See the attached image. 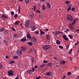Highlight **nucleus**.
Returning a JSON list of instances; mask_svg holds the SVG:
<instances>
[{"mask_svg":"<svg viewBox=\"0 0 79 79\" xmlns=\"http://www.w3.org/2000/svg\"><path fill=\"white\" fill-rule=\"evenodd\" d=\"M41 77V76H39L37 78H36L35 79H39Z\"/></svg>","mask_w":79,"mask_h":79,"instance_id":"obj_48","label":"nucleus"},{"mask_svg":"<svg viewBox=\"0 0 79 79\" xmlns=\"http://www.w3.org/2000/svg\"><path fill=\"white\" fill-rule=\"evenodd\" d=\"M8 31H6V30H5L4 31V34H8Z\"/></svg>","mask_w":79,"mask_h":79,"instance_id":"obj_22","label":"nucleus"},{"mask_svg":"<svg viewBox=\"0 0 79 79\" xmlns=\"http://www.w3.org/2000/svg\"><path fill=\"white\" fill-rule=\"evenodd\" d=\"M37 41V38L36 37H32L31 38V41L33 43H36Z\"/></svg>","mask_w":79,"mask_h":79,"instance_id":"obj_3","label":"nucleus"},{"mask_svg":"<svg viewBox=\"0 0 79 79\" xmlns=\"http://www.w3.org/2000/svg\"><path fill=\"white\" fill-rule=\"evenodd\" d=\"M59 48L60 49H63V47L61 45H59Z\"/></svg>","mask_w":79,"mask_h":79,"instance_id":"obj_29","label":"nucleus"},{"mask_svg":"<svg viewBox=\"0 0 79 79\" xmlns=\"http://www.w3.org/2000/svg\"><path fill=\"white\" fill-rule=\"evenodd\" d=\"M67 18L69 21H72L73 20V17L71 15H67Z\"/></svg>","mask_w":79,"mask_h":79,"instance_id":"obj_5","label":"nucleus"},{"mask_svg":"<svg viewBox=\"0 0 79 79\" xmlns=\"http://www.w3.org/2000/svg\"><path fill=\"white\" fill-rule=\"evenodd\" d=\"M30 46H31L33 44L31 42H28L27 43Z\"/></svg>","mask_w":79,"mask_h":79,"instance_id":"obj_19","label":"nucleus"},{"mask_svg":"<svg viewBox=\"0 0 79 79\" xmlns=\"http://www.w3.org/2000/svg\"><path fill=\"white\" fill-rule=\"evenodd\" d=\"M47 5L48 8H51V6L50 5V3H47Z\"/></svg>","mask_w":79,"mask_h":79,"instance_id":"obj_17","label":"nucleus"},{"mask_svg":"<svg viewBox=\"0 0 79 79\" xmlns=\"http://www.w3.org/2000/svg\"><path fill=\"white\" fill-rule=\"evenodd\" d=\"M65 77H66V76H63V79H64V78H65Z\"/></svg>","mask_w":79,"mask_h":79,"instance_id":"obj_62","label":"nucleus"},{"mask_svg":"<svg viewBox=\"0 0 79 79\" xmlns=\"http://www.w3.org/2000/svg\"><path fill=\"white\" fill-rule=\"evenodd\" d=\"M45 66L44 64H42L40 66V67H43V66Z\"/></svg>","mask_w":79,"mask_h":79,"instance_id":"obj_52","label":"nucleus"},{"mask_svg":"<svg viewBox=\"0 0 79 79\" xmlns=\"http://www.w3.org/2000/svg\"><path fill=\"white\" fill-rule=\"evenodd\" d=\"M63 38L65 40H69V39L68 38H67V37L66 35H64L63 36Z\"/></svg>","mask_w":79,"mask_h":79,"instance_id":"obj_10","label":"nucleus"},{"mask_svg":"<svg viewBox=\"0 0 79 79\" xmlns=\"http://www.w3.org/2000/svg\"><path fill=\"white\" fill-rule=\"evenodd\" d=\"M26 40H27L26 39L24 38H23L21 40L22 42H25V41H26Z\"/></svg>","mask_w":79,"mask_h":79,"instance_id":"obj_16","label":"nucleus"},{"mask_svg":"<svg viewBox=\"0 0 79 79\" xmlns=\"http://www.w3.org/2000/svg\"><path fill=\"white\" fill-rule=\"evenodd\" d=\"M25 26L26 27H27L30 26V23H29V20H28L25 22Z\"/></svg>","mask_w":79,"mask_h":79,"instance_id":"obj_4","label":"nucleus"},{"mask_svg":"<svg viewBox=\"0 0 79 79\" xmlns=\"http://www.w3.org/2000/svg\"><path fill=\"white\" fill-rule=\"evenodd\" d=\"M46 38L48 40H50V36L48 34L46 35Z\"/></svg>","mask_w":79,"mask_h":79,"instance_id":"obj_15","label":"nucleus"},{"mask_svg":"<svg viewBox=\"0 0 79 79\" xmlns=\"http://www.w3.org/2000/svg\"><path fill=\"white\" fill-rule=\"evenodd\" d=\"M46 8V7H45V5H43L41 6V10H45Z\"/></svg>","mask_w":79,"mask_h":79,"instance_id":"obj_13","label":"nucleus"},{"mask_svg":"<svg viewBox=\"0 0 79 79\" xmlns=\"http://www.w3.org/2000/svg\"><path fill=\"white\" fill-rule=\"evenodd\" d=\"M11 15L12 16H14V15L15 14V13H14V12L12 11L11 13Z\"/></svg>","mask_w":79,"mask_h":79,"instance_id":"obj_34","label":"nucleus"},{"mask_svg":"<svg viewBox=\"0 0 79 79\" xmlns=\"http://www.w3.org/2000/svg\"><path fill=\"white\" fill-rule=\"evenodd\" d=\"M31 24H34V22L32 21H31Z\"/></svg>","mask_w":79,"mask_h":79,"instance_id":"obj_59","label":"nucleus"},{"mask_svg":"<svg viewBox=\"0 0 79 79\" xmlns=\"http://www.w3.org/2000/svg\"><path fill=\"white\" fill-rule=\"evenodd\" d=\"M27 38H29V39H30L31 38V35H30V34H28V35H27Z\"/></svg>","mask_w":79,"mask_h":79,"instance_id":"obj_31","label":"nucleus"},{"mask_svg":"<svg viewBox=\"0 0 79 79\" xmlns=\"http://www.w3.org/2000/svg\"><path fill=\"white\" fill-rule=\"evenodd\" d=\"M34 69H35L34 68V67H33L31 69V71L34 72V71H35Z\"/></svg>","mask_w":79,"mask_h":79,"instance_id":"obj_39","label":"nucleus"},{"mask_svg":"<svg viewBox=\"0 0 79 79\" xmlns=\"http://www.w3.org/2000/svg\"><path fill=\"white\" fill-rule=\"evenodd\" d=\"M31 30L32 31H34V30H35V27H32Z\"/></svg>","mask_w":79,"mask_h":79,"instance_id":"obj_28","label":"nucleus"},{"mask_svg":"<svg viewBox=\"0 0 79 79\" xmlns=\"http://www.w3.org/2000/svg\"><path fill=\"white\" fill-rule=\"evenodd\" d=\"M40 35H42L45 34V32H44L43 31H42L41 30H40Z\"/></svg>","mask_w":79,"mask_h":79,"instance_id":"obj_21","label":"nucleus"},{"mask_svg":"<svg viewBox=\"0 0 79 79\" xmlns=\"http://www.w3.org/2000/svg\"><path fill=\"white\" fill-rule=\"evenodd\" d=\"M12 30H13V31H16V30H15V29L14 27H12Z\"/></svg>","mask_w":79,"mask_h":79,"instance_id":"obj_49","label":"nucleus"},{"mask_svg":"<svg viewBox=\"0 0 79 79\" xmlns=\"http://www.w3.org/2000/svg\"><path fill=\"white\" fill-rule=\"evenodd\" d=\"M31 73V70L27 71V73H28V74H30Z\"/></svg>","mask_w":79,"mask_h":79,"instance_id":"obj_36","label":"nucleus"},{"mask_svg":"<svg viewBox=\"0 0 79 79\" xmlns=\"http://www.w3.org/2000/svg\"><path fill=\"white\" fill-rule=\"evenodd\" d=\"M74 10H75V8H74V7H73L72 9V11H74Z\"/></svg>","mask_w":79,"mask_h":79,"instance_id":"obj_46","label":"nucleus"},{"mask_svg":"<svg viewBox=\"0 0 79 79\" xmlns=\"http://www.w3.org/2000/svg\"><path fill=\"white\" fill-rule=\"evenodd\" d=\"M43 62L44 63H48V61L44 60Z\"/></svg>","mask_w":79,"mask_h":79,"instance_id":"obj_37","label":"nucleus"},{"mask_svg":"<svg viewBox=\"0 0 79 79\" xmlns=\"http://www.w3.org/2000/svg\"><path fill=\"white\" fill-rule=\"evenodd\" d=\"M14 17L15 18H16L17 17H18V15L17 14H15L14 15Z\"/></svg>","mask_w":79,"mask_h":79,"instance_id":"obj_43","label":"nucleus"},{"mask_svg":"<svg viewBox=\"0 0 79 79\" xmlns=\"http://www.w3.org/2000/svg\"><path fill=\"white\" fill-rule=\"evenodd\" d=\"M47 74L48 75V76H50V75L52 74V73H51V72H48L47 73Z\"/></svg>","mask_w":79,"mask_h":79,"instance_id":"obj_24","label":"nucleus"},{"mask_svg":"<svg viewBox=\"0 0 79 79\" xmlns=\"http://www.w3.org/2000/svg\"><path fill=\"white\" fill-rule=\"evenodd\" d=\"M3 68L2 64H0V69H2Z\"/></svg>","mask_w":79,"mask_h":79,"instance_id":"obj_38","label":"nucleus"},{"mask_svg":"<svg viewBox=\"0 0 79 79\" xmlns=\"http://www.w3.org/2000/svg\"><path fill=\"white\" fill-rule=\"evenodd\" d=\"M69 28H70V31H74V29H75V27H74V26L73 25H72V24H70L69 26Z\"/></svg>","mask_w":79,"mask_h":79,"instance_id":"obj_2","label":"nucleus"},{"mask_svg":"<svg viewBox=\"0 0 79 79\" xmlns=\"http://www.w3.org/2000/svg\"><path fill=\"white\" fill-rule=\"evenodd\" d=\"M8 75L9 76H12L14 74L13 73V71L12 70H10L8 72Z\"/></svg>","mask_w":79,"mask_h":79,"instance_id":"obj_6","label":"nucleus"},{"mask_svg":"<svg viewBox=\"0 0 79 79\" xmlns=\"http://www.w3.org/2000/svg\"><path fill=\"white\" fill-rule=\"evenodd\" d=\"M5 28H2L0 29V32H2V31H5Z\"/></svg>","mask_w":79,"mask_h":79,"instance_id":"obj_26","label":"nucleus"},{"mask_svg":"<svg viewBox=\"0 0 79 79\" xmlns=\"http://www.w3.org/2000/svg\"><path fill=\"white\" fill-rule=\"evenodd\" d=\"M8 18V15L3 14L1 16V18H2V19H3V18H4L5 19H6V18Z\"/></svg>","mask_w":79,"mask_h":79,"instance_id":"obj_8","label":"nucleus"},{"mask_svg":"<svg viewBox=\"0 0 79 79\" xmlns=\"http://www.w3.org/2000/svg\"><path fill=\"white\" fill-rule=\"evenodd\" d=\"M76 32H79V29H77L76 30Z\"/></svg>","mask_w":79,"mask_h":79,"instance_id":"obj_56","label":"nucleus"},{"mask_svg":"<svg viewBox=\"0 0 79 79\" xmlns=\"http://www.w3.org/2000/svg\"><path fill=\"white\" fill-rule=\"evenodd\" d=\"M25 3H29V0H24Z\"/></svg>","mask_w":79,"mask_h":79,"instance_id":"obj_23","label":"nucleus"},{"mask_svg":"<svg viewBox=\"0 0 79 79\" xmlns=\"http://www.w3.org/2000/svg\"><path fill=\"white\" fill-rule=\"evenodd\" d=\"M31 62L32 63H34V59H31Z\"/></svg>","mask_w":79,"mask_h":79,"instance_id":"obj_54","label":"nucleus"},{"mask_svg":"<svg viewBox=\"0 0 79 79\" xmlns=\"http://www.w3.org/2000/svg\"><path fill=\"white\" fill-rule=\"evenodd\" d=\"M73 50L72 49H71L70 51L69 52V54H71V52H72V50Z\"/></svg>","mask_w":79,"mask_h":79,"instance_id":"obj_35","label":"nucleus"},{"mask_svg":"<svg viewBox=\"0 0 79 79\" xmlns=\"http://www.w3.org/2000/svg\"><path fill=\"white\" fill-rule=\"evenodd\" d=\"M76 19L73 20L72 21V23L71 24L72 25L73 24H76Z\"/></svg>","mask_w":79,"mask_h":79,"instance_id":"obj_11","label":"nucleus"},{"mask_svg":"<svg viewBox=\"0 0 79 79\" xmlns=\"http://www.w3.org/2000/svg\"><path fill=\"white\" fill-rule=\"evenodd\" d=\"M33 7L34 8V10H35L36 9V7H35V6H33Z\"/></svg>","mask_w":79,"mask_h":79,"instance_id":"obj_50","label":"nucleus"},{"mask_svg":"<svg viewBox=\"0 0 79 79\" xmlns=\"http://www.w3.org/2000/svg\"><path fill=\"white\" fill-rule=\"evenodd\" d=\"M56 44H57V45H60V44H61V42H60V41L58 40H57L56 41Z\"/></svg>","mask_w":79,"mask_h":79,"instance_id":"obj_14","label":"nucleus"},{"mask_svg":"<svg viewBox=\"0 0 79 79\" xmlns=\"http://www.w3.org/2000/svg\"><path fill=\"white\" fill-rule=\"evenodd\" d=\"M36 11L37 13H40V11H39V10H37Z\"/></svg>","mask_w":79,"mask_h":79,"instance_id":"obj_57","label":"nucleus"},{"mask_svg":"<svg viewBox=\"0 0 79 79\" xmlns=\"http://www.w3.org/2000/svg\"><path fill=\"white\" fill-rule=\"evenodd\" d=\"M69 1H67L65 2V4H69Z\"/></svg>","mask_w":79,"mask_h":79,"instance_id":"obj_44","label":"nucleus"},{"mask_svg":"<svg viewBox=\"0 0 79 79\" xmlns=\"http://www.w3.org/2000/svg\"><path fill=\"white\" fill-rule=\"evenodd\" d=\"M6 59H8V56H6Z\"/></svg>","mask_w":79,"mask_h":79,"instance_id":"obj_55","label":"nucleus"},{"mask_svg":"<svg viewBox=\"0 0 79 79\" xmlns=\"http://www.w3.org/2000/svg\"><path fill=\"white\" fill-rule=\"evenodd\" d=\"M14 37L15 38H16V37H18V34H17L16 33L14 35Z\"/></svg>","mask_w":79,"mask_h":79,"instance_id":"obj_25","label":"nucleus"},{"mask_svg":"<svg viewBox=\"0 0 79 79\" xmlns=\"http://www.w3.org/2000/svg\"><path fill=\"white\" fill-rule=\"evenodd\" d=\"M69 60H72V58H71V57H69Z\"/></svg>","mask_w":79,"mask_h":79,"instance_id":"obj_60","label":"nucleus"},{"mask_svg":"<svg viewBox=\"0 0 79 79\" xmlns=\"http://www.w3.org/2000/svg\"><path fill=\"white\" fill-rule=\"evenodd\" d=\"M22 54V52L21 50H18L17 51V54L18 56H21Z\"/></svg>","mask_w":79,"mask_h":79,"instance_id":"obj_7","label":"nucleus"},{"mask_svg":"<svg viewBox=\"0 0 79 79\" xmlns=\"http://www.w3.org/2000/svg\"><path fill=\"white\" fill-rule=\"evenodd\" d=\"M45 0H40V1L41 2H44V1H45Z\"/></svg>","mask_w":79,"mask_h":79,"instance_id":"obj_61","label":"nucleus"},{"mask_svg":"<svg viewBox=\"0 0 79 79\" xmlns=\"http://www.w3.org/2000/svg\"><path fill=\"white\" fill-rule=\"evenodd\" d=\"M19 23V21H17L15 22V25H17V24H18Z\"/></svg>","mask_w":79,"mask_h":79,"instance_id":"obj_20","label":"nucleus"},{"mask_svg":"<svg viewBox=\"0 0 79 79\" xmlns=\"http://www.w3.org/2000/svg\"><path fill=\"white\" fill-rule=\"evenodd\" d=\"M14 58L15 59L18 58V56H14Z\"/></svg>","mask_w":79,"mask_h":79,"instance_id":"obj_40","label":"nucleus"},{"mask_svg":"<svg viewBox=\"0 0 79 79\" xmlns=\"http://www.w3.org/2000/svg\"><path fill=\"white\" fill-rule=\"evenodd\" d=\"M15 79H19V77H17L15 78Z\"/></svg>","mask_w":79,"mask_h":79,"instance_id":"obj_64","label":"nucleus"},{"mask_svg":"<svg viewBox=\"0 0 79 79\" xmlns=\"http://www.w3.org/2000/svg\"><path fill=\"white\" fill-rule=\"evenodd\" d=\"M78 44L79 42L78 41H77V43L75 44V45H77V44Z\"/></svg>","mask_w":79,"mask_h":79,"instance_id":"obj_51","label":"nucleus"},{"mask_svg":"<svg viewBox=\"0 0 79 79\" xmlns=\"http://www.w3.org/2000/svg\"><path fill=\"white\" fill-rule=\"evenodd\" d=\"M71 73L70 72H69L68 73V75H69V76H70V75H71Z\"/></svg>","mask_w":79,"mask_h":79,"instance_id":"obj_47","label":"nucleus"},{"mask_svg":"<svg viewBox=\"0 0 79 79\" xmlns=\"http://www.w3.org/2000/svg\"><path fill=\"white\" fill-rule=\"evenodd\" d=\"M35 34H39V31H37L35 32Z\"/></svg>","mask_w":79,"mask_h":79,"instance_id":"obj_53","label":"nucleus"},{"mask_svg":"<svg viewBox=\"0 0 79 79\" xmlns=\"http://www.w3.org/2000/svg\"><path fill=\"white\" fill-rule=\"evenodd\" d=\"M19 13H20V6H18Z\"/></svg>","mask_w":79,"mask_h":79,"instance_id":"obj_42","label":"nucleus"},{"mask_svg":"<svg viewBox=\"0 0 79 79\" xmlns=\"http://www.w3.org/2000/svg\"><path fill=\"white\" fill-rule=\"evenodd\" d=\"M52 48L51 45L49 44H47L44 45L43 47V49L44 50H49Z\"/></svg>","mask_w":79,"mask_h":79,"instance_id":"obj_1","label":"nucleus"},{"mask_svg":"<svg viewBox=\"0 0 79 79\" xmlns=\"http://www.w3.org/2000/svg\"><path fill=\"white\" fill-rule=\"evenodd\" d=\"M15 61L14 60H11L10 61V63L11 64H13V63H14Z\"/></svg>","mask_w":79,"mask_h":79,"instance_id":"obj_30","label":"nucleus"},{"mask_svg":"<svg viewBox=\"0 0 79 79\" xmlns=\"http://www.w3.org/2000/svg\"><path fill=\"white\" fill-rule=\"evenodd\" d=\"M6 41L4 40V44H6Z\"/></svg>","mask_w":79,"mask_h":79,"instance_id":"obj_63","label":"nucleus"},{"mask_svg":"<svg viewBox=\"0 0 79 79\" xmlns=\"http://www.w3.org/2000/svg\"><path fill=\"white\" fill-rule=\"evenodd\" d=\"M71 7L70 6L67 10V11H69V10H71Z\"/></svg>","mask_w":79,"mask_h":79,"instance_id":"obj_32","label":"nucleus"},{"mask_svg":"<svg viewBox=\"0 0 79 79\" xmlns=\"http://www.w3.org/2000/svg\"><path fill=\"white\" fill-rule=\"evenodd\" d=\"M21 51L23 52H26V48H24V47H22L21 48Z\"/></svg>","mask_w":79,"mask_h":79,"instance_id":"obj_9","label":"nucleus"},{"mask_svg":"<svg viewBox=\"0 0 79 79\" xmlns=\"http://www.w3.org/2000/svg\"><path fill=\"white\" fill-rule=\"evenodd\" d=\"M69 37L71 39H73V37L71 35H69Z\"/></svg>","mask_w":79,"mask_h":79,"instance_id":"obj_27","label":"nucleus"},{"mask_svg":"<svg viewBox=\"0 0 79 79\" xmlns=\"http://www.w3.org/2000/svg\"><path fill=\"white\" fill-rule=\"evenodd\" d=\"M62 30H65L66 29V27H62Z\"/></svg>","mask_w":79,"mask_h":79,"instance_id":"obj_41","label":"nucleus"},{"mask_svg":"<svg viewBox=\"0 0 79 79\" xmlns=\"http://www.w3.org/2000/svg\"><path fill=\"white\" fill-rule=\"evenodd\" d=\"M29 16L31 18H33L34 17V15H33V14L31 15H29Z\"/></svg>","mask_w":79,"mask_h":79,"instance_id":"obj_33","label":"nucleus"},{"mask_svg":"<svg viewBox=\"0 0 79 79\" xmlns=\"http://www.w3.org/2000/svg\"><path fill=\"white\" fill-rule=\"evenodd\" d=\"M68 31H69V29L67 28V30L64 31V32H68Z\"/></svg>","mask_w":79,"mask_h":79,"instance_id":"obj_45","label":"nucleus"},{"mask_svg":"<svg viewBox=\"0 0 79 79\" xmlns=\"http://www.w3.org/2000/svg\"><path fill=\"white\" fill-rule=\"evenodd\" d=\"M65 63H66V61H64L63 60L60 61L59 62V63L61 64H64Z\"/></svg>","mask_w":79,"mask_h":79,"instance_id":"obj_12","label":"nucleus"},{"mask_svg":"<svg viewBox=\"0 0 79 79\" xmlns=\"http://www.w3.org/2000/svg\"><path fill=\"white\" fill-rule=\"evenodd\" d=\"M47 65L49 67H51V66H52V63H48Z\"/></svg>","mask_w":79,"mask_h":79,"instance_id":"obj_18","label":"nucleus"},{"mask_svg":"<svg viewBox=\"0 0 79 79\" xmlns=\"http://www.w3.org/2000/svg\"><path fill=\"white\" fill-rule=\"evenodd\" d=\"M54 60H57V59L56 58V57H54Z\"/></svg>","mask_w":79,"mask_h":79,"instance_id":"obj_58","label":"nucleus"}]
</instances>
